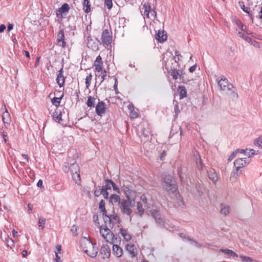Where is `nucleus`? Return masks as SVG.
<instances>
[{
  "label": "nucleus",
  "mask_w": 262,
  "mask_h": 262,
  "mask_svg": "<svg viewBox=\"0 0 262 262\" xmlns=\"http://www.w3.org/2000/svg\"><path fill=\"white\" fill-rule=\"evenodd\" d=\"M112 33L107 30L105 29L103 31L101 36V40L103 44L108 46L111 45L112 41Z\"/></svg>",
  "instance_id": "11"
},
{
  "label": "nucleus",
  "mask_w": 262,
  "mask_h": 262,
  "mask_svg": "<svg viewBox=\"0 0 262 262\" xmlns=\"http://www.w3.org/2000/svg\"><path fill=\"white\" fill-rule=\"evenodd\" d=\"M6 26L5 25H1L0 26V33L3 32L6 29Z\"/></svg>",
  "instance_id": "59"
},
{
  "label": "nucleus",
  "mask_w": 262,
  "mask_h": 262,
  "mask_svg": "<svg viewBox=\"0 0 262 262\" xmlns=\"http://www.w3.org/2000/svg\"><path fill=\"white\" fill-rule=\"evenodd\" d=\"M60 98L54 97L52 99V103L55 106H57L60 103Z\"/></svg>",
  "instance_id": "42"
},
{
  "label": "nucleus",
  "mask_w": 262,
  "mask_h": 262,
  "mask_svg": "<svg viewBox=\"0 0 262 262\" xmlns=\"http://www.w3.org/2000/svg\"><path fill=\"white\" fill-rule=\"evenodd\" d=\"M105 202L103 200H101L99 204V208L102 212V217H103V216L105 214H106V210L105 209Z\"/></svg>",
  "instance_id": "32"
},
{
  "label": "nucleus",
  "mask_w": 262,
  "mask_h": 262,
  "mask_svg": "<svg viewBox=\"0 0 262 262\" xmlns=\"http://www.w3.org/2000/svg\"><path fill=\"white\" fill-rule=\"evenodd\" d=\"M150 212L156 223L159 225H161L163 223V218L161 216L159 211L157 210H154L150 211Z\"/></svg>",
  "instance_id": "17"
},
{
  "label": "nucleus",
  "mask_w": 262,
  "mask_h": 262,
  "mask_svg": "<svg viewBox=\"0 0 262 262\" xmlns=\"http://www.w3.org/2000/svg\"><path fill=\"white\" fill-rule=\"evenodd\" d=\"M208 176L214 183H215L218 181L219 177L214 169L208 171Z\"/></svg>",
  "instance_id": "26"
},
{
  "label": "nucleus",
  "mask_w": 262,
  "mask_h": 262,
  "mask_svg": "<svg viewBox=\"0 0 262 262\" xmlns=\"http://www.w3.org/2000/svg\"><path fill=\"white\" fill-rule=\"evenodd\" d=\"M220 251L223 253L225 255H227L229 257L235 258L238 257L237 254L229 249H220Z\"/></svg>",
  "instance_id": "20"
},
{
  "label": "nucleus",
  "mask_w": 262,
  "mask_h": 262,
  "mask_svg": "<svg viewBox=\"0 0 262 262\" xmlns=\"http://www.w3.org/2000/svg\"><path fill=\"white\" fill-rule=\"evenodd\" d=\"M92 79V75L91 74H90L88 76H86L85 78V84L86 87L88 89L90 85L91 81Z\"/></svg>",
  "instance_id": "39"
},
{
  "label": "nucleus",
  "mask_w": 262,
  "mask_h": 262,
  "mask_svg": "<svg viewBox=\"0 0 262 262\" xmlns=\"http://www.w3.org/2000/svg\"><path fill=\"white\" fill-rule=\"evenodd\" d=\"M105 5L110 10L113 6L112 0H104Z\"/></svg>",
  "instance_id": "46"
},
{
  "label": "nucleus",
  "mask_w": 262,
  "mask_h": 262,
  "mask_svg": "<svg viewBox=\"0 0 262 262\" xmlns=\"http://www.w3.org/2000/svg\"><path fill=\"white\" fill-rule=\"evenodd\" d=\"M196 64L193 65V66L189 68V71L190 73H192L196 70Z\"/></svg>",
  "instance_id": "57"
},
{
  "label": "nucleus",
  "mask_w": 262,
  "mask_h": 262,
  "mask_svg": "<svg viewBox=\"0 0 262 262\" xmlns=\"http://www.w3.org/2000/svg\"><path fill=\"white\" fill-rule=\"evenodd\" d=\"M113 188L114 189V190L118 192H119V188L115 185V184H114V185L113 186Z\"/></svg>",
  "instance_id": "64"
},
{
  "label": "nucleus",
  "mask_w": 262,
  "mask_h": 262,
  "mask_svg": "<svg viewBox=\"0 0 262 262\" xmlns=\"http://www.w3.org/2000/svg\"><path fill=\"white\" fill-rule=\"evenodd\" d=\"M56 248L57 251H56L55 252H58V254H59V253H60L61 251V246L60 245H57L56 246Z\"/></svg>",
  "instance_id": "58"
},
{
  "label": "nucleus",
  "mask_w": 262,
  "mask_h": 262,
  "mask_svg": "<svg viewBox=\"0 0 262 262\" xmlns=\"http://www.w3.org/2000/svg\"><path fill=\"white\" fill-rule=\"evenodd\" d=\"M218 84L221 90L224 91L227 94L230 95L231 97L233 98L238 97V94L235 92V88L232 84L229 82L227 79H221L218 81Z\"/></svg>",
  "instance_id": "3"
},
{
  "label": "nucleus",
  "mask_w": 262,
  "mask_h": 262,
  "mask_svg": "<svg viewBox=\"0 0 262 262\" xmlns=\"http://www.w3.org/2000/svg\"><path fill=\"white\" fill-rule=\"evenodd\" d=\"M96 99L94 97L89 96L86 102V104L88 106L90 107H94Z\"/></svg>",
  "instance_id": "31"
},
{
  "label": "nucleus",
  "mask_w": 262,
  "mask_h": 262,
  "mask_svg": "<svg viewBox=\"0 0 262 262\" xmlns=\"http://www.w3.org/2000/svg\"><path fill=\"white\" fill-rule=\"evenodd\" d=\"M103 187L98 186L96 188V190L94 191V195L95 196H99L102 193Z\"/></svg>",
  "instance_id": "41"
},
{
  "label": "nucleus",
  "mask_w": 262,
  "mask_h": 262,
  "mask_svg": "<svg viewBox=\"0 0 262 262\" xmlns=\"http://www.w3.org/2000/svg\"><path fill=\"white\" fill-rule=\"evenodd\" d=\"M80 247L83 252L89 256L94 258L97 256L98 249L93 243L86 237L80 240Z\"/></svg>",
  "instance_id": "1"
},
{
  "label": "nucleus",
  "mask_w": 262,
  "mask_h": 262,
  "mask_svg": "<svg viewBox=\"0 0 262 262\" xmlns=\"http://www.w3.org/2000/svg\"><path fill=\"white\" fill-rule=\"evenodd\" d=\"M109 228L106 226L103 227V226H99L100 233L106 242L112 243L114 239V235Z\"/></svg>",
  "instance_id": "9"
},
{
  "label": "nucleus",
  "mask_w": 262,
  "mask_h": 262,
  "mask_svg": "<svg viewBox=\"0 0 262 262\" xmlns=\"http://www.w3.org/2000/svg\"><path fill=\"white\" fill-rule=\"evenodd\" d=\"M245 41H247L248 42L250 43L251 41H252V39L247 36V35H244V37L243 38Z\"/></svg>",
  "instance_id": "56"
},
{
  "label": "nucleus",
  "mask_w": 262,
  "mask_h": 262,
  "mask_svg": "<svg viewBox=\"0 0 262 262\" xmlns=\"http://www.w3.org/2000/svg\"><path fill=\"white\" fill-rule=\"evenodd\" d=\"M251 44L253 45L254 47H258V43L255 41V40H252L251 41Z\"/></svg>",
  "instance_id": "60"
},
{
  "label": "nucleus",
  "mask_w": 262,
  "mask_h": 262,
  "mask_svg": "<svg viewBox=\"0 0 262 262\" xmlns=\"http://www.w3.org/2000/svg\"><path fill=\"white\" fill-rule=\"evenodd\" d=\"M130 117L131 118L134 119L138 117V114L135 110L132 111L130 112Z\"/></svg>",
  "instance_id": "49"
},
{
  "label": "nucleus",
  "mask_w": 262,
  "mask_h": 262,
  "mask_svg": "<svg viewBox=\"0 0 262 262\" xmlns=\"http://www.w3.org/2000/svg\"><path fill=\"white\" fill-rule=\"evenodd\" d=\"M135 200L123 199L120 202V209L121 212L128 216L130 215L132 213V208L135 206Z\"/></svg>",
  "instance_id": "6"
},
{
  "label": "nucleus",
  "mask_w": 262,
  "mask_h": 262,
  "mask_svg": "<svg viewBox=\"0 0 262 262\" xmlns=\"http://www.w3.org/2000/svg\"><path fill=\"white\" fill-rule=\"evenodd\" d=\"M119 234L121 235V236L123 237V238L126 241H129L131 239L132 236L130 235V234L128 232L127 230L122 228H119Z\"/></svg>",
  "instance_id": "25"
},
{
  "label": "nucleus",
  "mask_w": 262,
  "mask_h": 262,
  "mask_svg": "<svg viewBox=\"0 0 262 262\" xmlns=\"http://www.w3.org/2000/svg\"><path fill=\"white\" fill-rule=\"evenodd\" d=\"M57 41L60 46H62L63 48L65 47L66 42L64 41V35L63 30H60L58 32Z\"/></svg>",
  "instance_id": "22"
},
{
  "label": "nucleus",
  "mask_w": 262,
  "mask_h": 262,
  "mask_svg": "<svg viewBox=\"0 0 262 262\" xmlns=\"http://www.w3.org/2000/svg\"><path fill=\"white\" fill-rule=\"evenodd\" d=\"M245 41H247L248 42L250 43L251 41H252V39L247 36V35H244V37L243 38Z\"/></svg>",
  "instance_id": "54"
},
{
  "label": "nucleus",
  "mask_w": 262,
  "mask_h": 262,
  "mask_svg": "<svg viewBox=\"0 0 262 262\" xmlns=\"http://www.w3.org/2000/svg\"><path fill=\"white\" fill-rule=\"evenodd\" d=\"M5 107H6L5 106ZM5 111L3 113V120L5 124V125L7 126V125H9L10 123V114L8 113L7 110L5 108Z\"/></svg>",
  "instance_id": "28"
},
{
  "label": "nucleus",
  "mask_w": 262,
  "mask_h": 262,
  "mask_svg": "<svg viewBox=\"0 0 262 262\" xmlns=\"http://www.w3.org/2000/svg\"><path fill=\"white\" fill-rule=\"evenodd\" d=\"M113 253L117 257H120L123 254V250L119 246L114 245L113 246Z\"/></svg>",
  "instance_id": "24"
},
{
  "label": "nucleus",
  "mask_w": 262,
  "mask_h": 262,
  "mask_svg": "<svg viewBox=\"0 0 262 262\" xmlns=\"http://www.w3.org/2000/svg\"><path fill=\"white\" fill-rule=\"evenodd\" d=\"M125 249L126 251H128L129 255L132 257H135L137 254V251L136 248L135 247V245L134 244H128L125 246Z\"/></svg>",
  "instance_id": "19"
},
{
  "label": "nucleus",
  "mask_w": 262,
  "mask_h": 262,
  "mask_svg": "<svg viewBox=\"0 0 262 262\" xmlns=\"http://www.w3.org/2000/svg\"><path fill=\"white\" fill-rule=\"evenodd\" d=\"M178 92L180 95V99H182L187 96V92L184 86H180L178 89Z\"/></svg>",
  "instance_id": "29"
},
{
  "label": "nucleus",
  "mask_w": 262,
  "mask_h": 262,
  "mask_svg": "<svg viewBox=\"0 0 262 262\" xmlns=\"http://www.w3.org/2000/svg\"><path fill=\"white\" fill-rule=\"evenodd\" d=\"M141 200L142 201V202L144 203V207H148V204H147V199L146 198V196L145 194H142L141 196Z\"/></svg>",
  "instance_id": "47"
},
{
  "label": "nucleus",
  "mask_w": 262,
  "mask_h": 262,
  "mask_svg": "<svg viewBox=\"0 0 262 262\" xmlns=\"http://www.w3.org/2000/svg\"><path fill=\"white\" fill-rule=\"evenodd\" d=\"M105 182L106 185L104 187V188L106 189V190L111 189L112 187H113V186L114 184V182L108 179L106 180Z\"/></svg>",
  "instance_id": "35"
},
{
  "label": "nucleus",
  "mask_w": 262,
  "mask_h": 262,
  "mask_svg": "<svg viewBox=\"0 0 262 262\" xmlns=\"http://www.w3.org/2000/svg\"><path fill=\"white\" fill-rule=\"evenodd\" d=\"M241 30L243 31H247V27L244 25H241Z\"/></svg>",
  "instance_id": "63"
},
{
  "label": "nucleus",
  "mask_w": 262,
  "mask_h": 262,
  "mask_svg": "<svg viewBox=\"0 0 262 262\" xmlns=\"http://www.w3.org/2000/svg\"><path fill=\"white\" fill-rule=\"evenodd\" d=\"M110 201L112 203H116L118 202H120V196L117 194H112L110 196Z\"/></svg>",
  "instance_id": "34"
},
{
  "label": "nucleus",
  "mask_w": 262,
  "mask_h": 262,
  "mask_svg": "<svg viewBox=\"0 0 262 262\" xmlns=\"http://www.w3.org/2000/svg\"><path fill=\"white\" fill-rule=\"evenodd\" d=\"M13 26L12 24H9L8 26V31H11V30L13 29Z\"/></svg>",
  "instance_id": "62"
},
{
  "label": "nucleus",
  "mask_w": 262,
  "mask_h": 262,
  "mask_svg": "<svg viewBox=\"0 0 262 262\" xmlns=\"http://www.w3.org/2000/svg\"><path fill=\"white\" fill-rule=\"evenodd\" d=\"M231 211L230 207L229 205L225 204H221L220 205V213L224 215H228Z\"/></svg>",
  "instance_id": "23"
},
{
  "label": "nucleus",
  "mask_w": 262,
  "mask_h": 262,
  "mask_svg": "<svg viewBox=\"0 0 262 262\" xmlns=\"http://www.w3.org/2000/svg\"><path fill=\"white\" fill-rule=\"evenodd\" d=\"M46 220L43 217H40L38 221V226L41 227L42 229L44 228L45 225L46 224Z\"/></svg>",
  "instance_id": "44"
},
{
  "label": "nucleus",
  "mask_w": 262,
  "mask_h": 262,
  "mask_svg": "<svg viewBox=\"0 0 262 262\" xmlns=\"http://www.w3.org/2000/svg\"><path fill=\"white\" fill-rule=\"evenodd\" d=\"M2 135L3 136V139H4V141L5 142V143H6L7 141V134L6 133H5V132H2Z\"/></svg>",
  "instance_id": "53"
},
{
  "label": "nucleus",
  "mask_w": 262,
  "mask_h": 262,
  "mask_svg": "<svg viewBox=\"0 0 262 262\" xmlns=\"http://www.w3.org/2000/svg\"><path fill=\"white\" fill-rule=\"evenodd\" d=\"M245 41H247L248 42L250 43L251 41H252V39L247 36V35H244V37L243 38Z\"/></svg>",
  "instance_id": "55"
},
{
  "label": "nucleus",
  "mask_w": 262,
  "mask_h": 262,
  "mask_svg": "<svg viewBox=\"0 0 262 262\" xmlns=\"http://www.w3.org/2000/svg\"><path fill=\"white\" fill-rule=\"evenodd\" d=\"M106 71L104 70L101 71H100V74L99 75V76L101 77V83L105 79V78L106 77Z\"/></svg>",
  "instance_id": "45"
},
{
  "label": "nucleus",
  "mask_w": 262,
  "mask_h": 262,
  "mask_svg": "<svg viewBox=\"0 0 262 262\" xmlns=\"http://www.w3.org/2000/svg\"><path fill=\"white\" fill-rule=\"evenodd\" d=\"M101 194L103 195L104 198L108 199V192L107 191V190L104 188V187H103Z\"/></svg>",
  "instance_id": "50"
},
{
  "label": "nucleus",
  "mask_w": 262,
  "mask_h": 262,
  "mask_svg": "<svg viewBox=\"0 0 262 262\" xmlns=\"http://www.w3.org/2000/svg\"><path fill=\"white\" fill-rule=\"evenodd\" d=\"M83 10L85 13H89L91 11V5L90 0H83Z\"/></svg>",
  "instance_id": "30"
},
{
  "label": "nucleus",
  "mask_w": 262,
  "mask_h": 262,
  "mask_svg": "<svg viewBox=\"0 0 262 262\" xmlns=\"http://www.w3.org/2000/svg\"><path fill=\"white\" fill-rule=\"evenodd\" d=\"M62 169L66 173L70 171L73 180L75 183L79 184L80 183L79 167L76 163H71L70 166L69 163L65 162L63 165Z\"/></svg>",
  "instance_id": "2"
},
{
  "label": "nucleus",
  "mask_w": 262,
  "mask_h": 262,
  "mask_svg": "<svg viewBox=\"0 0 262 262\" xmlns=\"http://www.w3.org/2000/svg\"><path fill=\"white\" fill-rule=\"evenodd\" d=\"M69 10V5L67 3L64 4L60 8L58 9L56 14L57 16L60 15L61 17H62L63 15L67 13Z\"/></svg>",
  "instance_id": "18"
},
{
  "label": "nucleus",
  "mask_w": 262,
  "mask_h": 262,
  "mask_svg": "<svg viewBox=\"0 0 262 262\" xmlns=\"http://www.w3.org/2000/svg\"><path fill=\"white\" fill-rule=\"evenodd\" d=\"M56 257L54 259V262H62L60 259V256L59 255L58 252H55Z\"/></svg>",
  "instance_id": "51"
},
{
  "label": "nucleus",
  "mask_w": 262,
  "mask_h": 262,
  "mask_svg": "<svg viewBox=\"0 0 262 262\" xmlns=\"http://www.w3.org/2000/svg\"><path fill=\"white\" fill-rule=\"evenodd\" d=\"M7 245L8 247L12 248L14 247V242L11 238H8L6 239Z\"/></svg>",
  "instance_id": "43"
},
{
  "label": "nucleus",
  "mask_w": 262,
  "mask_h": 262,
  "mask_svg": "<svg viewBox=\"0 0 262 262\" xmlns=\"http://www.w3.org/2000/svg\"><path fill=\"white\" fill-rule=\"evenodd\" d=\"M246 158H241L236 159L234 161V165L237 171H238L240 168L244 167L248 164L249 162L246 161Z\"/></svg>",
  "instance_id": "14"
},
{
  "label": "nucleus",
  "mask_w": 262,
  "mask_h": 262,
  "mask_svg": "<svg viewBox=\"0 0 262 262\" xmlns=\"http://www.w3.org/2000/svg\"><path fill=\"white\" fill-rule=\"evenodd\" d=\"M140 11L142 15L146 16L147 18L154 20L157 18V13L155 8H151L148 2H144Z\"/></svg>",
  "instance_id": "5"
},
{
  "label": "nucleus",
  "mask_w": 262,
  "mask_h": 262,
  "mask_svg": "<svg viewBox=\"0 0 262 262\" xmlns=\"http://www.w3.org/2000/svg\"><path fill=\"white\" fill-rule=\"evenodd\" d=\"M53 119L59 123H60V122L62 120V115L61 113V112H59L58 114V112H55V113L53 115Z\"/></svg>",
  "instance_id": "33"
},
{
  "label": "nucleus",
  "mask_w": 262,
  "mask_h": 262,
  "mask_svg": "<svg viewBox=\"0 0 262 262\" xmlns=\"http://www.w3.org/2000/svg\"><path fill=\"white\" fill-rule=\"evenodd\" d=\"M156 38L160 42H163L167 39L166 34L164 31H159L156 35Z\"/></svg>",
  "instance_id": "27"
},
{
  "label": "nucleus",
  "mask_w": 262,
  "mask_h": 262,
  "mask_svg": "<svg viewBox=\"0 0 262 262\" xmlns=\"http://www.w3.org/2000/svg\"><path fill=\"white\" fill-rule=\"evenodd\" d=\"M93 220L95 224L99 226V223L98 222V216L94 215L93 216Z\"/></svg>",
  "instance_id": "52"
},
{
  "label": "nucleus",
  "mask_w": 262,
  "mask_h": 262,
  "mask_svg": "<svg viewBox=\"0 0 262 262\" xmlns=\"http://www.w3.org/2000/svg\"><path fill=\"white\" fill-rule=\"evenodd\" d=\"M111 255V250L107 245H103L100 250V255L104 260L108 259Z\"/></svg>",
  "instance_id": "12"
},
{
  "label": "nucleus",
  "mask_w": 262,
  "mask_h": 262,
  "mask_svg": "<svg viewBox=\"0 0 262 262\" xmlns=\"http://www.w3.org/2000/svg\"><path fill=\"white\" fill-rule=\"evenodd\" d=\"M162 187L168 193H173L177 190L174 179L170 176H165L162 181Z\"/></svg>",
  "instance_id": "4"
},
{
  "label": "nucleus",
  "mask_w": 262,
  "mask_h": 262,
  "mask_svg": "<svg viewBox=\"0 0 262 262\" xmlns=\"http://www.w3.org/2000/svg\"><path fill=\"white\" fill-rule=\"evenodd\" d=\"M105 226L107 227L113 228L114 226L117 225L119 227V224L120 222V217L116 214H105L103 217Z\"/></svg>",
  "instance_id": "7"
},
{
  "label": "nucleus",
  "mask_w": 262,
  "mask_h": 262,
  "mask_svg": "<svg viewBox=\"0 0 262 262\" xmlns=\"http://www.w3.org/2000/svg\"><path fill=\"white\" fill-rule=\"evenodd\" d=\"M122 190L126 197L125 199L135 200L136 192L132 186L128 185H123Z\"/></svg>",
  "instance_id": "8"
},
{
  "label": "nucleus",
  "mask_w": 262,
  "mask_h": 262,
  "mask_svg": "<svg viewBox=\"0 0 262 262\" xmlns=\"http://www.w3.org/2000/svg\"><path fill=\"white\" fill-rule=\"evenodd\" d=\"M239 257L242 262H255L254 260L250 257L244 255H240Z\"/></svg>",
  "instance_id": "36"
},
{
  "label": "nucleus",
  "mask_w": 262,
  "mask_h": 262,
  "mask_svg": "<svg viewBox=\"0 0 262 262\" xmlns=\"http://www.w3.org/2000/svg\"><path fill=\"white\" fill-rule=\"evenodd\" d=\"M150 212L156 223L159 225H161L163 223V218L161 216L159 211L157 210H154L150 211Z\"/></svg>",
  "instance_id": "16"
},
{
  "label": "nucleus",
  "mask_w": 262,
  "mask_h": 262,
  "mask_svg": "<svg viewBox=\"0 0 262 262\" xmlns=\"http://www.w3.org/2000/svg\"><path fill=\"white\" fill-rule=\"evenodd\" d=\"M103 63L102 61V58L99 55L97 57L94 62L95 71L99 73L100 71L103 70Z\"/></svg>",
  "instance_id": "15"
},
{
  "label": "nucleus",
  "mask_w": 262,
  "mask_h": 262,
  "mask_svg": "<svg viewBox=\"0 0 262 262\" xmlns=\"http://www.w3.org/2000/svg\"><path fill=\"white\" fill-rule=\"evenodd\" d=\"M106 104L103 101H99L96 106V114L102 116L106 111Z\"/></svg>",
  "instance_id": "13"
},
{
  "label": "nucleus",
  "mask_w": 262,
  "mask_h": 262,
  "mask_svg": "<svg viewBox=\"0 0 262 262\" xmlns=\"http://www.w3.org/2000/svg\"><path fill=\"white\" fill-rule=\"evenodd\" d=\"M239 6L241 9L246 13L249 14V8H246L243 2H239Z\"/></svg>",
  "instance_id": "48"
},
{
  "label": "nucleus",
  "mask_w": 262,
  "mask_h": 262,
  "mask_svg": "<svg viewBox=\"0 0 262 262\" xmlns=\"http://www.w3.org/2000/svg\"><path fill=\"white\" fill-rule=\"evenodd\" d=\"M171 76L172 77L173 79H177L178 78V75H179V73L178 71L176 69L171 70L169 72Z\"/></svg>",
  "instance_id": "38"
},
{
  "label": "nucleus",
  "mask_w": 262,
  "mask_h": 262,
  "mask_svg": "<svg viewBox=\"0 0 262 262\" xmlns=\"http://www.w3.org/2000/svg\"><path fill=\"white\" fill-rule=\"evenodd\" d=\"M254 143L255 145L262 148V135L257 138Z\"/></svg>",
  "instance_id": "40"
},
{
  "label": "nucleus",
  "mask_w": 262,
  "mask_h": 262,
  "mask_svg": "<svg viewBox=\"0 0 262 262\" xmlns=\"http://www.w3.org/2000/svg\"><path fill=\"white\" fill-rule=\"evenodd\" d=\"M137 207L138 213H139L140 216H142V214L144 212V210L143 207L142 206V205L141 204V203L140 202H138L137 204Z\"/></svg>",
  "instance_id": "37"
},
{
  "label": "nucleus",
  "mask_w": 262,
  "mask_h": 262,
  "mask_svg": "<svg viewBox=\"0 0 262 262\" xmlns=\"http://www.w3.org/2000/svg\"><path fill=\"white\" fill-rule=\"evenodd\" d=\"M255 150L252 149H246V150L241 149V150H238L236 151H235L233 152L230 156L228 158V161H231L233 159V158H235V155L238 152H240L241 153L244 152L245 155L246 156H248V158L251 157V156L255 155Z\"/></svg>",
  "instance_id": "10"
},
{
  "label": "nucleus",
  "mask_w": 262,
  "mask_h": 262,
  "mask_svg": "<svg viewBox=\"0 0 262 262\" xmlns=\"http://www.w3.org/2000/svg\"><path fill=\"white\" fill-rule=\"evenodd\" d=\"M175 55H176V56H177L178 57V60H179L180 57H182V56L181 55V54L179 53V52L178 51H176Z\"/></svg>",
  "instance_id": "61"
},
{
  "label": "nucleus",
  "mask_w": 262,
  "mask_h": 262,
  "mask_svg": "<svg viewBox=\"0 0 262 262\" xmlns=\"http://www.w3.org/2000/svg\"><path fill=\"white\" fill-rule=\"evenodd\" d=\"M57 83L60 87L62 86L64 84L65 79L63 75V69L61 68L59 71V74L56 78Z\"/></svg>",
  "instance_id": "21"
}]
</instances>
